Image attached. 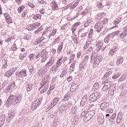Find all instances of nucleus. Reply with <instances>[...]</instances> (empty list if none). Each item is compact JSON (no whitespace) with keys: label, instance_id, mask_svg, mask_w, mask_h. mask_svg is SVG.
Returning <instances> with one entry per match:
<instances>
[{"label":"nucleus","instance_id":"f257e3e1","mask_svg":"<svg viewBox=\"0 0 127 127\" xmlns=\"http://www.w3.org/2000/svg\"><path fill=\"white\" fill-rule=\"evenodd\" d=\"M96 106L95 105L92 104L88 107V110L85 111L82 110V112L80 115L81 118L84 117V121H86V119H87V121H90L94 116H95V113H96Z\"/></svg>","mask_w":127,"mask_h":127},{"label":"nucleus","instance_id":"f03ea898","mask_svg":"<svg viewBox=\"0 0 127 127\" xmlns=\"http://www.w3.org/2000/svg\"><path fill=\"white\" fill-rule=\"evenodd\" d=\"M21 100H22V95L20 94L10 95L6 102V107L8 108L11 105H19Z\"/></svg>","mask_w":127,"mask_h":127},{"label":"nucleus","instance_id":"7ed1b4c3","mask_svg":"<svg viewBox=\"0 0 127 127\" xmlns=\"http://www.w3.org/2000/svg\"><path fill=\"white\" fill-rule=\"evenodd\" d=\"M103 60V56L101 55H97L95 53H92L90 57V63H93L92 67L93 68H97L98 65L102 62Z\"/></svg>","mask_w":127,"mask_h":127},{"label":"nucleus","instance_id":"20e7f679","mask_svg":"<svg viewBox=\"0 0 127 127\" xmlns=\"http://www.w3.org/2000/svg\"><path fill=\"white\" fill-rule=\"evenodd\" d=\"M49 75L45 76L42 79V81L41 82V86L40 89H42L41 90V94L45 93L47 90H48L49 88Z\"/></svg>","mask_w":127,"mask_h":127},{"label":"nucleus","instance_id":"39448f33","mask_svg":"<svg viewBox=\"0 0 127 127\" xmlns=\"http://www.w3.org/2000/svg\"><path fill=\"white\" fill-rule=\"evenodd\" d=\"M100 98H101V93L100 92H95L90 95L89 100L90 103H93V102H96Z\"/></svg>","mask_w":127,"mask_h":127},{"label":"nucleus","instance_id":"423d86ee","mask_svg":"<svg viewBox=\"0 0 127 127\" xmlns=\"http://www.w3.org/2000/svg\"><path fill=\"white\" fill-rule=\"evenodd\" d=\"M15 82L12 81L11 83H9L8 85L4 89V93H10L15 88Z\"/></svg>","mask_w":127,"mask_h":127},{"label":"nucleus","instance_id":"0eeeda50","mask_svg":"<svg viewBox=\"0 0 127 127\" xmlns=\"http://www.w3.org/2000/svg\"><path fill=\"white\" fill-rule=\"evenodd\" d=\"M113 73V71L112 70H110L107 72H106L103 77V80H104V81H103L102 82H111V79H112V76H111V74H112Z\"/></svg>","mask_w":127,"mask_h":127},{"label":"nucleus","instance_id":"6e6552de","mask_svg":"<svg viewBox=\"0 0 127 127\" xmlns=\"http://www.w3.org/2000/svg\"><path fill=\"white\" fill-rule=\"evenodd\" d=\"M15 75L17 77L19 78H24L27 76V73H26V69H23L21 71H18L15 72Z\"/></svg>","mask_w":127,"mask_h":127},{"label":"nucleus","instance_id":"1a4fd4ad","mask_svg":"<svg viewBox=\"0 0 127 127\" xmlns=\"http://www.w3.org/2000/svg\"><path fill=\"white\" fill-rule=\"evenodd\" d=\"M102 84H105L102 87L103 92H107L108 90L111 89L112 87V82H103L102 81Z\"/></svg>","mask_w":127,"mask_h":127},{"label":"nucleus","instance_id":"9d476101","mask_svg":"<svg viewBox=\"0 0 127 127\" xmlns=\"http://www.w3.org/2000/svg\"><path fill=\"white\" fill-rule=\"evenodd\" d=\"M42 102V98H38V100L35 101L32 105V110H35L37 109V108L41 105Z\"/></svg>","mask_w":127,"mask_h":127},{"label":"nucleus","instance_id":"9b49d317","mask_svg":"<svg viewBox=\"0 0 127 127\" xmlns=\"http://www.w3.org/2000/svg\"><path fill=\"white\" fill-rule=\"evenodd\" d=\"M3 15L5 17L6 22H7L8 24H10L11 23H13V21H12V19H11V17L9 13L6 12L3 14Z\"/></svg>","mask_w":127,"mask_h":127},{"label":"nucleus","instance_id":"f8f14e48","mask_svg":"<svg viewBox=\"0 0 127 127\" xmlns=\"http://www.w3.org/2000/svg\"><path fill=\"white\" fill-rule=\"evenodd\" d=\"M110 107V104L109 103L104 102L100 105V108L102 111H105L107 113H109V108Z\"/></svg>","mask_w":127,"mask_h":127},{"label":"nucleus","instance_id":"ddd939ff","mask_svg":"<svg viewBox=\"0 0 127 127\" xmlns=\"http://www.w3.org/2000/svg\"><path fill=\"white\" fill-rule=\"evenodd\" d=\"M14 72H15V70L14 68H11L4 73V77H6L7 78H10L12 75L14 74Z\"/></svg>","mask_w":127,"mask_h":127},{"label":"nucleus","instance_id":"4468645a","mask_svg":"<svg viewBox=\"0 0 127 127\" xmlns=\"http://www.w3.org/2000/svg\"><path fill=\"white\" fill-rule=\"evenodd\" d=\"M94 27L96 31H97V32H101V31H102V29H103V27H104V25H103V24H101V21H99L94 26Z\"/></svg>","mask_w":127,"mask_h":127},{"label":"nucleus","instance_id":"2eb2a0df","mask_svg":"<svg viewBox=\"0 0 127 127\" xmlns=\"http://www.w3.org/2000/svg\"><path fill=\"white\" fill-rule=\"evenodd\" d=\"M15 116V110H11L9 113L8 115V118L7 119L8 122H10L13 118H14Z\"/></svg>","mask_w":127,"mask_h":127},{"label":"nucleus","instance_id":"dca6fc26","mask_svg":"<svg viewBox=\"0 0 127 127\" xmlns=\"http://www.w3.org/2000/svg\"><path fill=\"white\" fill-rule=\"evenodd\" d=\"M51 6H52V10L54 11L58 10L59 6L56 1H53L51 2Z\"/></svg>","mask_w":127,"mask_h":127},{"label":"nucleus","instance_id":"f3484780","mask_svg":"<svg viewBox=\"0 0 127 127\" xmlns=\"http://www.w3.org/2000/svg\"><path fill=\"white\" fill-rule=\"evenodd\" d=\"M8 68V61L6 59H4L2 61L1 69L2 70H5Z\"/></svg>","mask_w":127,"mask_h":127},{"label":"nucleus","instance_id":"a211bd4d","mask_svg":"<svg viewBox=\"0 0 127 127\" xmlns=\"http://www.w3.org/2000/svg\"><path fill=\"white\" fill-rule=\"evenodd\" d=\"M63 59H64V56H62L59 60L57 61V63H56V64L55 65L57 66L58 68L59 67H60L63 63Z\"/></svg>","mask_w":127,"mask_h":127},{"label":"nucleus","instance_id":"6ab92c4d","mask_svg":"<svg viewBox=\"0 0 127 127\" xmlns=\"http://www.w3.org/2000/svg\"><path fill=\"white\" fill-rule=\"evenodd\" d=\"M88 104V96L87 95L84 96L81 102H80V105L82 107H84L85 105H87Z\"/></svg>","mask_w":127,"mask_h":127},{"label":"nucleus","instance_id":"aec40b11","mask_svg":"<svg viewBox=\"0 0 127 127\" xmlns=\"http://www.w3.org/2000/svg\"><path fill=\"white\" fill-rule=\"evenodd\" d=\"M99 125H104L105 123V117L103 115H99L97 120Z\"/></svg>","mask_w":127,"mask_h":127},{"label":"nucleus","instance_id":"412c9836","mask_svg":"<svg viewBox=\"0 0 127 127\" xmlns=\"http://www.w3.org/2000/svg\"><path fill=\"white\" fill-rule=\"evenodd\" d=\"M117 51H118V47L117 46L114 47L113 48H112V49H111L109 50V55H110V56H113V55H114L115 52H117Z\"/></svg>","mask_w":127,"mask_h":127},{"label":"nucleus","instance_id":"4be33fe9","mask_svg":"<svg viewBox=\"0 0 127 127\" xmlns=\"http://www.w3.org/2000/svg\"><path fill=\"white\" fill-rule=\"evenodd\" d=\"M47 55H48V52H47V50H46V49L42 50L41 51V56L42 58H44V57H45V58H47Z\"/></svg>","mask_w":127,"mask_h":127},{"label":"nucleus","instance_id":"5701e85b","mask_svg":"<svg viewBox=\"0 0 127 127\" xmlns=\"http://www.w3.org/2000/svg\"><path fill=\"white\" fill-rule=\"evenodd\" d=\"M114 37L112 33L109 34L105 38L104 42L106 43H109L110 42V40L111 38Z\"/></svg>","mask_w":127,"mask_h":127},{"label":"nucleus","instance_id":"b1692460","mask_svg":"<svg viewBox=\"0 0 127 127\" xmlns=\"http://www.w3.org/2000/svg\"><path fill=\"white\" fill-rule=\"evenodd\" d=\"M54 63V61H53V59H50L49 62L45 65V68L46 69H47V68H49V67H51V66H52V65Z\"/></svg>","mask_w":127,"mask_h":127},{"label":"nucleus","instance_id":"393cba45","mask_svg":"<svg viewBox=\"0 0 127 127\" xmlns=\"http://www.w3.org/2000/svg\"><path fill=\"white\" fill-rule=\"evenodd\" d=\"M77 88H78V84L74 82L72 83L70 89V92H75L77 90Z\"/></svg>","mask_w":127,"mask_h":127},{"label":"nucleus","instance_id":"a878e982","mask_svg":"<svg viewBox=\"0 0 127 127\" xmlns=\"http://www.w3.org/2000/svg\"><path fill=\"white\" fill-rule=\"evenodd\" d=\"M96 46L97 47V51H100L103 48V43L102 41H98L96 43Z\"/></svg>","mask_w":127,"mask_h":127},{"label":"nucleus","instance_id":"bb28decb","mask_svg":"<svg viewBox=\"0 0 127 127\" xmlns=\"http://www.w3.org/2000/svg\"><path fill=\"white\" fill-rule=\"evenodd\" d=\"M124 29L123 32L121 31V33L120 34L119 38H125L126 36H127V30H126V28H124Z\"/></svg>","mask_w":127,"mask_h":127},{"label":"nucleus","instance_id":"cd10ccee","mask_svg":"<svg viewBox=\"0 0 127 127\" xmlns=\"http://www.w3.org/2000/svg\"><path fill=\"white\" fill-rule=\"evenodd\" d=\"M124 62V57H119L118 58L117 60L116 61V64L117 65H121V64H123Z\"/></svg>","mask_w":127,"mask_h":127},{"label":"nucleus","instance_id":"c85d7f7f","mask_svg":"<svg viewBox=\"0 0 127 127\" xmlns=\"http://www.w3.org/2000/svg\"><path fill=\"white\" fill-rule=\"evenodd\" d=\"M66 107L67 105L66 104H62L59 108V113L60 114H63L64 113V111H65V109H66Z\"/></svg>","mask_w":127,"mask_h":127},{"label":"nucleus","instance_id":"c756f323","mask_svg":"<svg viewBox=\"0 0 127 127\" xmlns=\"http://www.w3.org/2000/svg\"><path fill=\"white\" fill-rule=\"evenodd\" d=\"M64 45V43L62 42L58 46V49H57V52L58 54H60V53H61V52H62V49H63Z\"/></svg>","mask_w":127,"mask_h":127},{"label":"nucleus","instance_id":"7c9ffc66","mask_svg":"<svg viewBox=\"0 0 127 127\" xmlns=\"http://www.w3.org/2000/svg\"><path fill=\"white\" fill-rule=\"evenodd\" d=\"M58 69V67L54 65L53 67L51 68V69H50V71L52 74H54L55 73H56V71H57Z\"/></svg>","mask_w":127,"mask_h":127},{"label":"nucleus","instance_id":"2f4dec72","mask_svg":"<svg viewBox=\"0 0 127 127\" xmlns=\"http://www.w3.org/2000/svg\"><path fill=\"white\" fill-rule=\"evenodd\" d=\"M115 90H116V88H115V87L113 88L111 86V88H110L108 91L109 95H110V96H114V94H115Z\"/></svg>","mask_w":127,"mask_h":127},{"label":"nucleus","instance_id":"473e14b6","mask_svg":"<svg viewBox=\"0 0 127 127\" xmlns=\"http://www.w3.org/2000/svg\"><path fill=\"white\" fill-rule=\"evenodd\" d=\"M78 116H75L73 118V121L72 122V125L73 127H75L78 124Z\"/></svg>","mask_w":127,"mask_h":127},{"label":"nucleus","instance_id":"72a5a7b5","mask_svg":"<svg viewBox=\"0 0 127 127\" xmlns=\"http://www.w3.org/2000/svg\"><path fill=\"white\" fill-rule=\"evenodd\" d=\"M112 33V35H113V37L116 35V36H118V37H120V34H121V29L118 30L116 31H115Z\"/></svg>","mask_w":127,"mask_h":127},{"label":"nucleus","instance_id":"f704fd0d","mask_svg":"<svg viewBox=\"0 0 127 127\" xmlns=\"http://www.w3.org/2000/svg\"><path fill=\"white\" fill-rule=\"evenodd\" d=\"M33 86V85H32V84L29 83V84H27V85L26 86L27 91L28 92H30L31 91V90H32Z\"/></svg>","mask_w":127,"mask_h":127},{"label":"nucleus","instance_id":"c9c22d12","mask_svg":"<svg viewBox=\"0 0 127 127\" xmlns=\"http://www.w3.org/2000/svg\"><path fill=\"white\" fill-rule=\"evenodd\" d=\"M91 39H89L88 41H86L83 47V49L85 50L89 47V45L91 44Z\"/></svg>","mask_w":127,"mask_h":127},{"label":"nucleus","instance_id":"e433bc0d","mask_svg":"<svg viewBox=\"0 0 127 127\" xmlns=\"http://www.w3.org/2000/svg\"><path fill=\"white\" fill-rule=\"evenodd\" d=\"M76 64V63H72L70 66L69 72L72 73L73 72L74 70L75 69V65Z\"/></svg>","mask_w":127,"mask_h":127},{"label":"nucleus","instance_id":"4c0bfd02","mask_svg":"<svg viewBox=\"0 0 127 127\" xmlns=\"http://www.w3.org/2000/svg\"><path fill=\"white\" fill-rule=\"evenodd\" d=\"M75 60V54H71L68 64H71Z\"/></svg>","mask_w":127,"mask_h":127},{"label":"nucleus","instance_id":"58836bf2","mask_svg":"<svg viewBox=\"0 0 127 127\" xmlns=\"http://www.w3.org/2000/svg\"><path fill=\"white\" fill-rule=\"evenodd\" d=\"M58 115V113H57V111L52 112V113L51 114V117L52 119H56V118H57Z\"/></svg>","mask_w":127,"mask_h":127},{"label":"nucleus","instance_id":"ea45409f","mask_svg":"<svg viewBox=\"0 0 127 127\" xmlns=\"http://www.w3.org/2000/svg\"><path fill=\"white\" fill-rule=\"evenodd\" d=\"M57 32V29H54L53 31L51 33H50V35L48 36V37L50 38L51 36H54V35L56 34Z\"/></svg>","mask_w":127,"mask_h":127},{"label":"nucleus","instance_id":"a19ab883","mask_svg":"<svg viewBox=\"0 0 127 127\" xmlns=\"http://www.w3.org/2000/svg\"><path fill=\"white\" fill-rule=\"evenodd\" d=\"M33 18L35 20H37V19H40L41 18V14H36L33 17Z\"/></svg>","mask_w":127,"mask_h":127},{"label":"nucleus","instance_id":"79ce46f5","mask_svg":"<svg viewBox=\"0 0 127 127\" xmlns=\"http://www.w3.org/2000/svg\"><path fill=\"white\" fill-rule=\"evenodd\" d=\"M117 117V114H113L111 117L110 119H109V122H113V121H115V119Z\"/></svg>","mask_w":127,"mask_h":127},{"label":"nucleus","instance_id":"37998d69","mask_svg":"<svg viewBox=\"0 0 127 127\" xmlns=\"http://www.w3.org/2000/svg\"><path fill=\"white\" fill-rule=\"evenodd\" d=\"M71 38H72L75 44H77V42H78V38H77V35L74 34L73 36H71Z\"/></svg>","mask_w":127,"mask_h":127},{"label":"nucleus","instance_id":"c03bdc74","mask_svg":"<svg viewBox=\"0 0 127 127\" xmlns=\"http://www.w3.org/2000/svg\"><path fill=\"white\" fill-rule=\"evenodd\" d=\"M121 21H122V18L118 17L114 21V24L117 25V24H119V22Z\"/></svg>","mask_w":127,"mask_h":127},{"label":"nucleus","instance_id":"a18cd8bd","mask_svg":"<svg viewBox=\"0 0 127 127\" xmlns=\"http://www.w3.org/2000/svg\"><path fill=\"white\" fill-rule=\"evenodd\" d=\"M108 18H104L101 22L100 21V24L104 26L105 24H106V23H108Z\"/></svg>","mask_w":127,"mask_h":127},{"label":"nucleus","instance_id":"49530a36","mask_svg":"<svg viewBox=\"0 0 127 127\" xmlns=\"http://www.w3.org/2000/svg\"><path fill=\"white\" fill-rule=\"evenodd\" d=\"M24 8H25V6L23 5L20 6L17 9L18 13H21V11H23Z\"/></svg>","mask_w":127,"mask_h":127},{"label":"nucleus","instance_id":"de8ad7c7","mask_svg":"<svg viewBox=\"0 0 127 127\" xmlns=\"http://www.w3.org/2000/svg\"><path fill=\"white\" fill-rule=\"evenodd\" d=\"M66 75H67V71L66 70H63L62 74L60 75V77L63 78L64 77H65Z\"/></svg>","mask_w":127,"mask_h":127},{"label":"nucleus","instance_id":"09e8293b","mask_svg":"<svg viewBox=\"0 0 127 127\" xmlns=\"http://www.w3.org/2000/svg\"><path fill=\"white\" fill-rule=\"evenodd\" d=\"M26 56H25V55H24L23 54H20L19 56V59H20L19 62H22V60H23V59H24V58H25Z\"/></svg>","mask_w":127,"mask_h":127},{"label":"nucleus","instance_id":"8fccbe9b","mask_svg":"<svg viewBox=\"0 0 127 127\" xmlns=\"http://www.w3.org/2000/svg\"><path fill=\"white\" fill-rule=\"evenodd\" d=\"M120 76V74L116 73L113 75L112 79H113V80H117Z\"/></svg>","mask_w":127,"mask_h":127},{"label":"nucleus","instance_id":"3c124183","mask_svg":"<svg viewBox=\"0 0 127 127\" xmlns=\"http://www.w3.org/2000/svg\"><path fill=\"white\" fill-rule=\"evenodd\" d=\"M59 98L58 97H55L53 100V104L54 105H57V103H58V102H59Z\"/></svg>","mask_w":127,"mask_h":127},{"label":"nucleus","instance_id":"603ef678","mask_svg":"<svg viewBox=\"0 0 127 127\" xmlns=\"http://www.w3.org/2000/svg\"><path fill=\"white\" fill-rule=\"evenodd\" d=\"M91 22L92 20H91V19H88L86 23L84 24L85 27H88L90 23H91Z\"/></svg>","mask_w":127,"mask_h":127},{"label":"nucleus","instance_id":"864d4df0","mask_svg":"<svg viewBox=\"0 0 127 127\" xmlns=\"http://www.w3.org/2000/svg\"><path fill=\"white\" fill-rule=\"evenodd\" d=\"M99 83L96 82L94 84L93 87V89L95 90H98V89H99Z\"/></svg>","mask_w":127,"mask_h":127},{"label":"nucleus","instance_id":"5fc2aeb1","mask_svg":"<svg viewBox=\"0 0 127 127\" xmlns=\"http://www.w3.org/2000/svg\"><path fill=\"white\" fill-rule=\"evenodd\" d=\"M89 56H86L83 58V62H84V64H86L88 61H89Z\"/></svg>","mask_w":127,"mask_h":127},{"label":"nucleus","instance_id":"6e6d98bb","mask_svg":"<svg viewBox=\"0 0 127 127\" xmlns=\"http://www.w3.org/2000/svg\"><path fill=\"white\" fill-rule=\"evenodd\" d=\"M70 113L71 114H73V115H75V114H76V113H77L76 108L75 107H72L71 109Z\"/></svg>","mask_w":127,"mask_h":127},{"label":"nucleus","instance_id":"4d7b16f0","mask_svg":"<svg viewBox=\"0 0 127 127\" xmlns=\"http://www.w3.org/2000/svg\"><path fill=\"white\" fill-rule=\"evenodd\" d=\"M94 30L93 29H91L89 34H88V40L89 39H91V37H92V35H93V31Z\"/></svg>","mask_w":127,"mask_h":127},{"label":"nucleus","instance_id":"13d9d810","mask_svg":"<svg viewBox=\"0 0 127 127\" xmlns=\"http://www.w3.org/2000/svg\"><path fill=\"white\" fill-rule=\"evenodd\" d=\"M7 84H8V82L7 80L4 81L2 83V88H5L7 86Z\"/></svg>","mask_w":127,"mask_h":127},{"label":"nucleus","instance_id":"bf43d9fd","mask_svg":"<svg viewBox=\"0 0 127 127\" xmlns=\"http://www.w3.org/2000/svg\"><path fill=\"white\" fill-rule=\"evenodd\" d=\"M34 56H35V53L30 54L29 55L30 60H33L34 59Z\"/></svg>","mask_w":127,"mask_h":127},{"label":"nucleus","instance_id":"052dcab7","mask_svg":"<svg viewBox=\"0 0 127 127\" xmlns=\"http://www.w3.org/2000/svg\"><path fill=\"white\" fill-rule=\"evenodd\" d=\"M28 69L29 70V72L31 74H32V72H34V67L33 66H29Z\"/></svg>","mask_w":127,"mask_h":127},{"label":"nucleus","instance_id":"680f3d73","mask_svg":"<svg viewBox=\"0 0 127 127\" xmlns=\"http://www.w3.org/2000/svg\"><path fill=\"white\" fill-rule=\"evenodd\" d=\"M54 106H56V104H54L53 103V102H52L50 104V105L48 107V109L49 110H51V109H52V108H53V107H54Z\"/></svg>","mask_w":127,"mask_h":127},{"label":"nucleus","instance_id":"e2e57ef3","mask_svg":"<svg viewBox=\"0 0 127 127\" xmlns=\"http://www.w3.org/2000/svg\"><path fill=\"white\" fill-rule=\"evenodd\" d=\"M68 100H69V97L66 95V94H65L64 97V98L63 99V100H62V102H67Z\"/></svg>","mask_w":127,"mask_h":127},{"label":"nucleus","instance_id":"0e129e2a","mask_svg":"<svg viewBox=\"0 0 127 127\" xmlns=\"http://www.w3.org/2000/svg\"><path fill=\"white\" fill-rule=\"evenodd\" d=\"M11 50L12 51H15V50H16V44H14L12 46V47H11Z\"/></svg>","mask_w":127,"mask_h":127},{"label":"nucleus","instance_id":"69168bd1","mask_svg":"<svg viewBox=\"0 0 127 127\" xmlns=\"http://www.w3.org/2000/svg\"><path fill=\"white\" fill-rule=\"evenodd\" d=\"M98 17H100V18H102V17H104L106 15V14L104 12H101L98 14Z\"/></svg>","mask_w":127,"mask_h":127},{"label":"nucleus","instance_id":"338daca9","mask_svg":"<svg viewBox=\"0 0 127 127\" xmlns=\"http://www.w3.org/2000/svg\"><path fill=\"white\" fill-rule=\"evenodd\" d=\"M42 29H43V27L42 26H41V27L39 28L37 30H36L35 32V34H37V33H38V32H40V31H41V30H42Z\"/></svg>","mask_w":127,"mask_h":127},{"label":"nucleus","instance_id":"774afa93","mask_svg":"<svg viewBox=\"0 0 127 127\" xmlns=\"http://www.w3.org/2000/svg\"><path fill=\"white\" fill-rule=\"evenodd\" d=\"M0 121L1 122H5V116L2 115L0 117Z\"/></svg>","mask_w":127,"mask_h":127}]
</instances>
